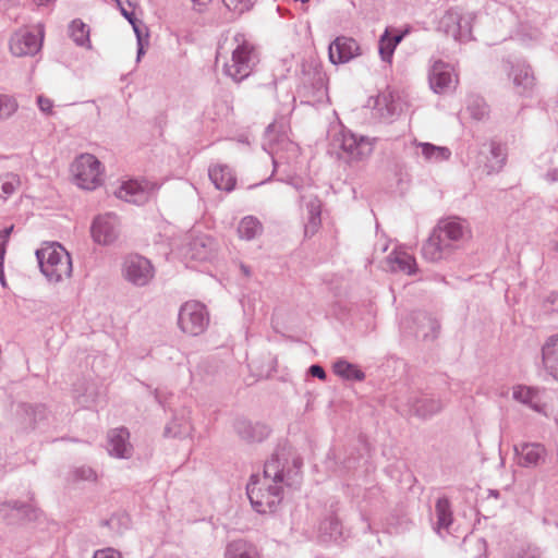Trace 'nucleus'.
Listing matches in <instances>:
<instances>
[{
    "instance_id": "a878e982",
    "label": "nucleus",
    "mask_w": 558,
    "mask_h": 558,
    "mask_svg": "<svg viewBox=\"0 0 558 558\" xmlns=\"http://www.w3.org/2000/svg\"><path fill=\"white\" fill-rule=\"evenodd\" d=\"M211 182L218 190L230 192L235 186V178L231 169L227 166L217 165L208 170Z\"/></svg>"
},
{
    "instance_id": "6e6552de",
    "label": "nucleus",
    "mask_w": 558,
    "mask_h": 558,
    "mask_svg": "<svg viewBox=\"0 0 558 558\" xmlns=\"http://www.w3.org/2000/svg\"><path fill=\"white\" fill-rule=\"evenodd\" d=\"M101 163L90 154H82L72 163L74 180L81 189L95 190L101 184Z\"/></svg>"
},
{
    "instance_id": "c756f323",
    "label": "nucleus",
    "mask_w": 558,
    "mask_h": 558,
    "mask_svg": "<svg viewBox=\"0 0 558 558\" xmlns=\"http://www.w3.org/2000/svg\"><path fill=\"white\" fill-rule=\"evenodd\" d=\"M421 148L423 158L428 162H441L450 158L451 151L446 146H437L432 143L414 142Z\"/></svg>"
},
{
    "instance_id": "1a4fd4ad",
    "label": "nucleus",
    "mask_w": 558,
    "mask_h": 558,
    "mask_svg": "<svg viewBox=\"0 0 558 558\" xmlns=\"http://www.w3.org/2000/svg\"><path fill=\"white\" fill-rule=\"evenodd\" d=\"M122 275L133 286L145 287L154 278L155 268L146 257L131 254L124 258Z\"/></svg>"
},
{
    "instance_id": "864d4df0",
    "label": "nucleus",
    "mask_w": 558,
    "mask_h": 558,
    "mask_svg": "<svg viewBox=\"0 0 558 558\" xmlns=\"http://www.w3.org/2000/svg\"><path fill=\"white\" fill-rule=\"evenodd\" d=\"M121 14L132 24L133 28L138 27L136 25V19L133 12L128 11L123 5L119 7Z\"/></svg>"
},
{
    "instance_id": "0e129e2a",
    "label": "nucleus",
    "mask_w": 558,
    "mask_h": 558,
    "mask_svg": "<svg viewBox=\"0 0 558 558\" xmlns=\"http://www.w3.org/2000/svg\"><path fill=\"white\" fill-rule=\"evenodd\" d=\"M242 270H243V272H244L246 276H248V275H250V270H248V268H247L246 266L242 265Z\"/></svg>"
},
{
    "instance_id": "0eeeda50",
    "label": "nucleus",
    "mask_w": 558,
    "mask_h": 558,
    "mask_svg": "<svg viewBox=\"0 0 558 558\" xmlns=\"http://www.w3.org/2000/svg\"><path fill=\"white\" fill-rule=\"evenodd\" d=\"M301 466L302 462L295 459L293 468L286 471L278 456L274 454L266 461L263 477H259V481H267V483L287 487H296L301 483Z\"/></svg>"
},
{
    "instance_id": "aec40b11",
    "label": "nucleus",
    "mask_w": 558,
    "mask_h": 558,
    "mask_svg": "<svg viewBox=\"0 0 558 558\" xmlns=\"http://www.w3.org/2000/svg\"><path fill=\"white\" fill-rule=\"evenodd\" d=\"M402 112V102L391 94L379 95L375 101L374 113L384 122H392Z\"/></svg>"
},
{
    "instance_id": "4be33fe9",
    "label": "nucleus",
    "mask_w": 558,
    "mask_h": 558,
    "mask_svg": "<svg viewBox=\"0 0 558 558\" xmlns=\"http://www.w3.org/2000/svg\"><path fill=\"white\" fill-rule=\"evenodd\" d=\"M542 361L546 372L558 381V333L548 337L542 345Z\"/></svg>"
},
{
    "instance_id": "f8f14e48",
    "label": "nucleus",
    "mask_w": 558,
    "mask_h": 558,
    "mask_svg": "<svg viewBox=\"0 0 558 558\" xmlns=\"http://www.w3.org/2000/svg\"><path fill=\"white\" fill-rule=\"evenodd\" d=\"M43 45V31L36 34L29 31L16 32L10 39V50L16 57L34 56Z\"/></svg>"
},
{
    "instance_id": "2f4dec72",
    "label": "nucleus",
    "mask_w": 558,
    "mask_h": 558,
    "mask_svg": "<svg viewBox=\"0 0 558 558\" xmlns=\"http://www.w3.org/2000/svg\"><path fill=\"white\" fill-rule=\"evenodd\" d=\"M193 430L190 418L182 415H174L165 427V436L184 438L191 435Z\"/></svg>"
},
{
    "instance_id": "f257e3e1",
    "label": "nucleus",
    "mask_w": 558,
    "mask_h": 558,
    "mask_svg": "<svg viewBox=\"0 0 558 558\" xmlns=\"http://www.w3.org/2000/svg\"><path fill=\"white\" fill-rule=\"evenodd\" d=\"M470 229L465 220L458 217L440 219L422 246L423 257L432 263L448 258L460 248Z\"/></svg>"
},
{
    "instance_id": "8fccbe9b",
    "label": "nucleus",
    "mask_w": 558,
    "mask_h": 558,
    "mask_svg": "<svg viewBox=\"0 0 558 558\" xmlns=\"http://www.w3.org/2000/svg\"><path fill=\"white\" fill-rule=\"evenodd\" d=\"M93 558H122V557L118 550H116L111 547H108V548L96 550L94 553Z\"/></svg>"
},
{
    "instance_id": "e2e57ef3",
    "label": "nucleus",
    "mask_w": 558,
    "mask_h": 558,
    "mask_svg": "<svg viewBox=\"0 0 558 558\" xmlns=\"http://www.w3.org/2000/svg\"><path fill=\"white\" fill-rule=\"evenodd\" d=\"M56 0H38L39 5H47L49 3L54 2Z\"/></svg>"
},
{
    "instance_id": "bb28decb",
    "label": "nucleus",
    "mask_w": 558,
    "mask_h": 558,
    "mask_svg": "<svg viewBox=\"0 0 558 558\" xmlns=\"http://www.w3.org/2000/svg\"><path fill=\"white\" fill-rule=\"evenodd\" d=\"M507 160V146L496 141L489 142V155L487 156V161L485 163V168L487 169V173L499 172Z\"/></svg>"
},
{
    "instance_id": "393cba45",
    "label": "nucleus",
    "mask_w": 558,
    "mask_h": 558,
    "mask_svg": "<svg viewBox=\"0 0 558 558\" xmlns=\"http://www.w3.org/2000/svg\"><path fill=\"white\" fill-rule=\"evenodd\" d=\"M214 251V240L209 235H197L187 244L186 254L196 260H206Z\"/></svg>"
},
{
    "instance_id": "13d9d810",
    "label": "nucleus",
    "mask_w": 558,
    "mask_h": 558,
    "mask_svg": "<svg viewBox=\"0 0 558 558\" xmlns=\"http://www.w3.org/2000/svg\"><path fill=\"white\" fill-rule=\"evenodd\" d=\"M190 1L193 3L194 8H196L198 11H202L203 8H205L209 3L210 0H190Z\"/></svg>"
},
{
    "instance_id": "09e8293b",
    "label": "nucleus",
    "mask_w": 558,
    "mask_h": 558,
    "mask_svg": "<svg viewBox=\"0 0 558 558\" xmlns=\"http://www.w3.org/2000/svg\"><path fill=\"white\" fill-rule=\"evenodd\" d=\"M37 105L41 112L46 114H52L53 102L51 99L40 95L37 97Z\"/></svg>"
},
{
    "instance_id": "58836bf2",
    "label": "nucleus",
    "mask_w": 558,
    "mask_h": 558,
    "mask_svg": "<svg viewBox=\"0 0 558 558\" xmlns=\"http://www.w3.org/2000/svg\"><path fill=\"white\" fill-rule=\"evenodd\" d=\"M1 198L7 199L13 195L21 186V178L14 172H7L0 177Z\"/></svg>"
},
{
    "instance_id": "6ab92c4d",
    "label": "nucleus",
    "mask_w": 558,
    "mask_h": 558,
    "mask_svg": "<svg viewBox=\"0 0 558 558\" xmlns=\"http://www.w3.org/2000/svg\"><path fill=\"white\" fill-rule=\"evenodd\" d=\"M428 81L430 88L435 93H445L452 84V72L450 65L441 60L435 61L429 70Z\"/></svg>"
},
{
    "instance_id": "4c0bfd02",
    "label": "nucleus",
    "mask_w": 558,
    "mask_h": 558,
    "mask_svg": "<svg viewBox=\"0 0 558 558\" xmlns=\"http://www.w3.org/2000/svg\"><path fill=\"white\" fill-rule=\"evenodd\" d=\"M319 530L324 535L333 541H338L342 536V523L333 514L322 521Z\"/></svg>"
},
{
    "instance_id": "473e14b6",
    "label": "nucleus",
    "mask_w": 558,
    "mask_h": 558,
    "mask_svg": "<svg viewBox=\"0 0 558 558\" xmlns=\"http://www.w3.org/2000/svg\"><path fill=\"white\" fill-rule=\"evenodd\" d=\"M238 233L243 240H254L263 233V225L256 217L245 216L238 226Z\"/></svg>"
},
{
    "instance_id": "c03bdc74",
    "label": "nucleus",
    "mask_w": 558,
    "mask_h": 558,
    "mask_svg": "<svg viewBox=\"0 0 558 558\" xmlns=\"http://www.w3.org/2000/svg\"><path fill=\"white\" fill-rule=\"evenodd\" d=\"M472 38L471 17L461 15V23H459V34H454L453 39L459 41H466Z\"/></svg>"
},
{
    "instance_id": "a19ab883",
    "label": "nucleus",
    "mask_w": 558,
    "mask_h": 558,
    "mask_svg": "<svg viewBox=\"0 0 558 558\" xmlns=\"http://www.w3.org/2000/svg\"><path fill=\"white\" fill-rule=\"evenodd\" d=\"M466 111L472 119L481 121L488 116V106L481 97H470L466 105Z\"/></svg>"
},
{
    "instance_id": "4468645a",
    "label": "nucleus",
    "mask_w": 558,
    "mask_h": 558,
    "mask_svg": "<svg viewBox=\"0 0 558 558\" xmlns=\"http://www.w3.org/2000/svg\"><path fill=\"white\" fill-rule=\"evenodd\" d=\"M408 405L415 416L423 420L430 418L444 409V403L439 398L423 392L411 396Z\"/></svg>"
},
{
    "instance_id": "a211bd4d",
    "label": "nucleus",
    "mask_w": 558,
    "mask_h": 558,
    "mask_svg": "<svg viewBox=\"0 0 558 558\" xmlns=\"http://www.w3.org/2000/svg\"><path fill=\"white\" fill-rule=\"evenodd\" d=\"M130 433L125 427L114 428L108 433V452L119 459H129L132 456V445L129 441Z\"/></svg>"
},
{
    "instance_id": "c85d7f7f",
    "label": "nucleus",
    "mask_w": 558,
    "mask_h": 558,
    "mask_svg": "<svg viewBox=\"0 0 558 558\" xmlns=\"http://www.w3.org/2000/svg\"><path fill=\"white\" fill-rule=\"evenodd\" d=\"M435 514L437 518L434 530L440 535L441 531H448L452 523L451 505L447 497H440L435 505Z\"/></svg>"
},
{
    "instance_id": "72a5a7b5",
    "label": "nucleus",
    "mask_w": 558,
    "mask_h": 558,
    "mask_svg": "<svg viewBox=\"0 0 558 558\" xmlns=\"http://www.w3.org/2000/svg\"><path fill=\"white\" fill-rule=\"evenodd\" d=\"M70 37L80 47L90 48L89 39V26L82 22L80 19H75L69 25Z\"/></svg>"
},
{
    "instance_id": "c9c22d12",
    "label": "nucleus",
    "mask_w": 558,
    "mask_h": 558,
    "mask_svg": "<svg viewBox=\"0 0 558 558\" xmlns=\"http://www.w3.org/2000/svg\"><path fill=\"white\" fill-rule=\"evenodd\" d=\"M226 558H258V555L253 545L243 541H234L228 545Z\"/></svg>"
},
{
    "instance_id": "9d476101",
    "label": "nucleus",
    "mask_w": 558,
    "mask_h": 558,
    "mask_svg": "<svg viewBox=\"0 0 558 558\" xmlns=\"http://www.w3.org/2000/svg\"><path fill=\"white\" fill-rule=\"evenodd\" d=\"M93 240L100 245L112 244L120 234V221L117 215L108 213L97 216L90 227Z\"/></svg>"
},
{
    "instance_id": "f704fd0d",
    "label": "nucleus",
    "mask_w": 558,
    "mask_h": 558,
    "mask_svg": "<svg viewBox=\"0 0 558 558\" xmlns=\"http://www.w3.org/2000/svg\"><path fill=\"white\" fill-rule=\"evenodd\" d=\"M393 270H400L408 275H413L416 271V262L413 256L405 252H397L389 256Z\"/></svg>"
},
{
    "instance_id": "7c9ffc66",
    "label": "nucleus",
    "mask_w": 558,
    "mask_h": 558,
    "mask_svg": "<svg viewBox=\"0 0 558 558\" xmlns=\"http://www.w3.org/2000/svg\"><path fill=\"white\" fill-rule=\"evenodd\" d=\"M332 369L337 376L345 380L362 381L365 379V373L357 365L344 359L337 360L332 365Z\"/></svg>"
},
{
    "instance_id": "dca6fc26",
    "label": "nucleus",
    "mask_w": 558,
    "mask_h": 558,
    "mask_svg": "<svg viewBox=\"0 0 558 558\" xmlns=\"http://www.w3.org/2000/svg\"><path fill=\"white\" fill-rule=\"evenodd\" d=\"M233 426L238 436L246 442H260L270 434V429L266 424L253 423L246 418L235 420Z\"/></svg>"
},
{
    "instance_id": "79ce46f5",
    "label": "nucleus",
    "mask_w": 558,
    "mask_h": 558,
    "mask_svg": "<svg viewBox=\"0 0 558 558\" xmlns=\"http://www.w3.org/2000/svg\"><path fill=\"white\" fill-rule=\"evenodd\" d=\"M396 48L397 46L390 41L389 32L386 29L379 39V54L381 60L385 62H390Z\"/></svg>"
},
{
    "instance_id": "7ed1b4c3",
    "label": "nucleus",
    "mask_w": 558,
    "mask_h": 558,
    "mask_svg": "<svg viewBox=\"0 0 558 558\" xmlns=\"http://www.w3.org/2000/svg\"><path fill=\"white\" fill-rule=\"evenodd\" d=\"M233 39L236 46L230 62L223 65V73L239 83L252 73L259 59L254 45L246 40L243 34H236Z\"/></svg>"
},
{
    "instance_id": "3c124183",
    "label": "nucleus",
    "mask_w": 558,
    "mask_h": 558,
    "mask_svg": "<svg viewBox=\"0 0 558 558\" xmlns=\"http://www.w3.org/2000/svg\"><path fill=\"white\" fill-rule=\"evenodd\" d=\"M307 373L308 375L316 377L320 380H325L327 376L325 369L318 364L311 365Z\"/></svg>"
},
{
    "instance_id": "603ef678",
    "label": "nucleus",
    "mask_w": 558,
    "mask_h": 558,
    "mask_svg": "<svg viewBox=\"0 0 558 558\" xmlns=\"http://www.w3.org/2000/svg\"><path fill=\"white\" fill-rule=\"evenodd\" d=\"M128 522H129V517L128 515H124V514L117 515V514H114L110 519L104 521L102 524L112 527V526L116 525V523H125L126 524Z\"/></svg>"
},
{
    "instance_id": "e433bc0d",
    "label": "nucleus",
    "mask_w": 558,
    "mask_h": 558,
    "mask_svg": "<svg viewBox=\"0 0 558 558\" xmlns=\"http://www.w3.org/2000/svg\"><path fill=\"white\" fill-rule=\"evenodd\" d=\"M459 23H461V14L458 11L449 10L440 19L439 29L453 38L454 34H459Z\"/></svg>"
},
{
    "instance_id": "b1692460",
    "label": "nucleus",
    "mask_w": 558,
    "mask_h": 558,
    "mask_svg": "<svg viewBox=\"0 0 558 558\" xmlns=\"http://www.w3.org/2000/svg\"><path fill=\"white\" fill-rule=\"evenodd\" d=\"M307 213L304 225L305 236L314 235L322 225V202L317 196H310L305 203Z\"/></svg>"
},
{
    "instance_id": "f03ea898",
    "label": "nucleus",
    "mask_w": 558,
    "mask_h": 558,
    "mask_svg": "<svg viewBox=\"0 0 558 558\" xmlns=\"http://www.w3.org/2000/svg\"><path fill=\"white\" fill-rule=\"evenodd\" d=\"M40 271L50 282H60L72 275V259L60 244H51L36 251Z\"/></svg>"
},
{
    "instance_id": "5701e85b",
    "label": "nucleus",
    "mask_w": 558,
    "mask_h": 558,
    "mask_svg": "<svg viewBox=\"0 0 558 558\" xmlns=\"http://www.w3.org/2000/svg\"><path fill=\"white\" fill-rule=\"evenodd\" d=\"M510 69L509 75L512 76L517 92L519 94L530 92L535 81L531 66L525 63H517L515 65H511Z\"/></svg>"
},
{
    "instance_id": "2eb2a0df",
    "label": "nucleus",
    "mask_w": 558,
    "mask_h": 558,
    "mask_svg": "<svg viewBox=\"0 0 558 558\" xmlns=\"http://www.w3.org/2000/svg\"><path fill=\"white\" fill-rule=\"evenodd\" d=\"M154 185L148 182L128 181L117 192V196L128 203L143 205L148 202Z\"/></svg>"
},
{
    "instance_id": "69168bd1",
    "label": "nucleus",
    "mask_w": 558,
    "mask_h": 558,
    "mask_svg": "<svg viewBox=\"0 0 558 558\" xmlns=\"http://www.w3.org/2000/svg\"><path fill=\"white\" fill-rule=\"evenodd\" d=\"M489 494H490L492 496L496 497V498L499 496V492H498V490H490V493H489Z\"/></svg>"
},
{
    "instance_id": "39448f33",
    "label": "nucleus",
    "mask_w": 558,
    "mask_h": 558,
    "mask_svg": "<svg viewBox=\"0 0 558 558\" xmlns=\"http://www.w3.org/2000/svg\"><path fill=\"white\" fill-rule=\"evenodd\" d=\"M332 146L340 149L338 157L347 162L362 160L373 150L372 144L366 137L357 136L344 129L333 135Z\"/></svg>"
},
{
    "instance_id": "774afa93",
    "label": "nucleus",
    "mask_w": 558,
    "mask_h": 558,
    "mask_svg": "<svg viewBox=\"0 0 558 558\" xmlns=\"http://www.w3.org/2000/svg\"><path fill=\"white\" fill-rule=\"evenodd\" d=\"M113 1L117 3V5H118V7H121V5H122V3H121V1H120V0H113Z\"/></svg>"
},
{
    "instance_id": "37998d69",
    "label": "nucleus",
    "mask_w": 558,
    "mask_h": 558,
    "mask_svg": "<svg viewBox=\"0 0 558 558\" xmlns=\"http://www.w3.org/2000/svg\"><path fill=\"white\" fill-rule=\"evenodd\" d=\"M16 109L17 104L12 97L0 95V120L10 118Z\"/></svg>"
},
{
    "instance_id": "4d7b16f0",
    "label": "nucleus",
    "mask_w": 558,
    "mask_h": 558,
    "mask_svg": "<svg viewBox=\"0 0 558 558\" xmlns=\"http://www.w3.org/2000/svg\"><path fill=\"white\" fill-rule=\"evenodd\" d=\"M546 180L549 182H557L558 181V169L550 170L546 173Z\"/></svg>"
},
{
    "instance_id": "5fc2aeb1",
    "label": "nucleus",
    "mask_w": 558,
    "mask_h": 558,
    "mask_svg": "<svg viewBox=\"0 0 558 558\" xmlns=\"http://www.w3.org/2000/svg\"><path fill=\"white\" fill-rule=\"evenodd\" d=\"M135 34H136V37H137V45H138V49H137V61H138L141 59V57L144 54V47H143V43H142V35H141V32H140L138 27H135Z\"/></svg>"
},
{
    "instance_id": "ddd939ff",
    "label": "nucleus",
    "mask_w": 558,
    "mask_h": 558,
    "mask_svg": "<svg viewBox=\"0 0 558 558\" xmlns=\"http://www.w3.org/2000/svg\"><path fill=\"white\" fill-rule=\"evenodd\" d=\"M329 60L332 64H343L359 57L361 47L359 43L347 36H338L328 47Z\"/></svg>"
},
{
    "instance_id": "9b49d317",
    "label": "nucleus",
    "mask_w": 558,
    "mask_h": 558,
    "mask_svg": "<svg viewBox=\"0 0 558 558\" xmlns=\"http://www.w3.org/2000/svg\"><path fill=\"white\" fill-rule=\"evenodd\" d=\"M37 518V509L28 502L19 500L3 501L0 504V519L9 524H20L24 521H33Z\"/></svg>"
},
{
    "instance_id": "20e7f679",
    "label": "nucleus",
    "mask_w": 558,
    "mask_h": 558,
    "mask_svg": "<svg viewBox=\"0 0 558 558\" xmlns=\"http://www.w3.org/2000/svg\"><path fill=\"white\" fill-rule=\"evenodd\" d=\"M282 485L259 481L258 475H252L246 485V494L251 505L258 513H271L282 500Z\"/></svg>"
},
{
    "instance_id": "423d86ee",
    "label": "nucleus",
    "mask_w": 558,
    "mask_h": 558,
    "mask_svg": "<svg viewBox=\"0 0 558 558\" xmlns=\"http://www.w3.org/2000/svg\"><path fill=\"white\" fill-rule=\"evenodd\" d=\"M180 329L190 336L203 333L209 324V314L204 304L197 301L185 302L179 311Z\"/></svg>"
},
{
    "instance_id": "412c9836",
    "label": "nucleus",
    "mask_w": 558,
    "mask_h": 558,
    "mask_svg": "<svg viewBox=\"0 0 558 558\" xmlns=\"http://www.w3.org/2000/svg\"><path fill=\"white\" fill-rule=\"evenodd\" d=\"M16 413L25 429H34L47 418V409L44 404L32 405L22 403L17 407Z\"/></svg>"
},
{
    "instance_id": "338daca9",
    "label": "nucleus",
    "mask_w": 558,
    "mask_h": 558,
    "mask_svg": "<svg viewBox=\"0 0 558 558\" xmlns=\"http://www.w3.org/2000/svg\"><path fill=\"white\" fill-rule=\"evenodd\" d=\"M272 163H274V168H275V170H277V168H278V161H277V159H276V158H274V157H272Z\"/></svg>"
},
{
    "instance_id": "a18cd8bd",
    "label": "nucleus",
    "mask_w": 558,
    "mask_h": 558,
    "mask_svg": "<svg viewBox=\"0 0 558 558\" xmlns=\"http://www.w3.org/2000/svg\"><path fill=\"white\" fill-rule=\"evenodd\" d=\"M225 5L238 15H241L252 7V0H222Z\"/></svg>"
},
{
    "instance_id": "680f3d73",
    "label": "nucleus",
    "mask_w": 558,
    "mask_h": 558,
    "mask_svg": "<svg viewBox=\"0 0 558 558\" xmlns=\"http://www.w3.org/2000/svg\"><path fill=\"white\" fill-rule=\"evenodd\" d=\"M477 546L480 549H483L484 551L486 550V542L483 538L477 541Z\"/></svg>"
},
{
    "instance_id": "49530a36",
    "label": "nucleus",
    "mask_w": 558,
    "mask_h": 558,
    "mask_svg": "<svg viewBox=\"0 0 558 558\" xmlns=\"http://www.w3.org/2000/svg\"><path fill=\"white\" fill-rule=\"evenodd\" d=\"M75 481H90L94 482L97 478L96 472L90 466H80L73 471Z\"/></svg>"
},
{
    "instance_id": "bf43d9fd",
    "label": "nucleus",
    "mask_w": 558,
    "mask_h": 558,
    "mask_svg": "<svg viewBox=\"0 0 558 558\" xmlns=\"http://www.w3.org/2000/svg\"><path fill=\"white\" fill-rule=\"evenodd\" d=\"M0 283L3 288L7 287V280H5V276H4V268H3V264H0Z\"/></svg>"
},
{
    "instance_id": "f3484780",
    "label": "nucleus",
    "mask_w": 558,
    "mask_h": 558,
    "mask_svg": "<svg viewBox=\"0 0 558 558\" xmlns=\"http://www.w3.org/2000/svg\"><path fill=\"white\" fill-rule=\"evenodd\" d=\"M518 463L524 468H534L545 461L546 449L538 442H523L514 446Z\"/></svg>"
},
{
    "instance_id": "ea45409f",
    "label": "nucleus",
    "mask_w": 558,
    "mask_h": 558,
    "mask_svg": "<svg viewBox=\"0 0 558 558\" xmlns=\"http://www.w3.org/2000/svg\"><path fill=\"white\" fill-rule=\"evenodd\" d=\"M513 398L517 401L529 405L530 408H532L535 411L539 410L538 402L536 401L537 391L533 388L519 386V387L514 388V390H513Z\"/></svg>"
},
{
    "instance_id": "6e6d98bb",
    "label": "nucleus",
    "mask_w": 558,
    "mask_h": 558,
    "mask_svg": "<svg viewBox=\"0 0 558 558\" xmlns=\"http://www.w3.org/2000/svg\"><path fill=\"white\" fill-rule=\"evenodd\" d=\"M407 33L408 32L405 31V32H400L393 36L389 35V39L391 43H393L395 46H398L402 41V39L404 38Z\"/></svg>"
},
{
    "instance_id": "de8ad7c7",
    "label": "nucleus",
    "mask_w": 558,
    "mask_h": 558,
    "mask_svg": "<svg viewBox=\"0 0 558 558\" xmlns=\"http://www.w3.org/2000/svg\"><path fill=\"white\" fill-rule=\"evenodd\" d=\"M13 230V226L9 228H4L0 231V264H3L4 262V255H5V245L9 240V236Z\"/></svg>"
},
{
    "instance_id": "cd10ccee",
    "label": "nucleus",
    "mask_w": 558,
    "mask_h": 558,
    "mask_svg": "<svg viewBox=\"0 0 558 558\" xmlns=\"http://www.w3.org/2000/svg\"><path fill=\"white\" fill-rule=\"evenodd\" d=\"M414 320L417 324L416 337L424 340H433L437 337L440 329L439 322L426 313H417Z\"/></svg>"
},
{
    "instance_id": "052dcab7",
    "label": "nucleus",
    "mask_w": 558,
    "mask_h": 558,
    "mask_svg": "<svg viewBox=\"0 0 558 558\" xmlns=\"http://www.w3.org/2000/svg\"><path fill=\"white\" fill-rule=\"evenodd\" d=\"M77 402L80 403L81 407L83 408H88L89 407V401L83 396V397H80Z\"/></svg>"
}]
</instances>
